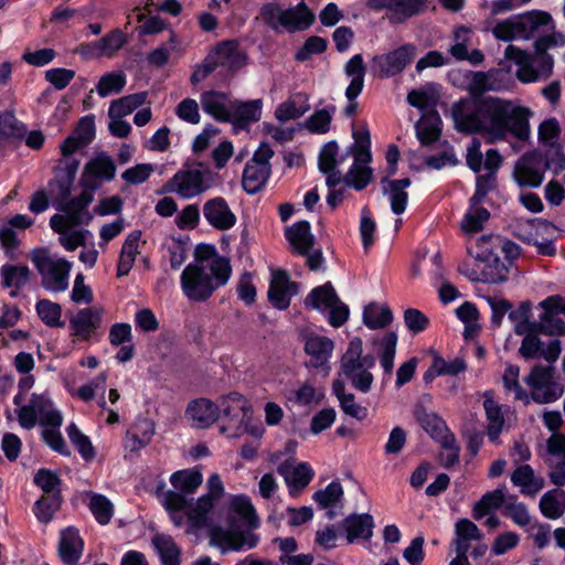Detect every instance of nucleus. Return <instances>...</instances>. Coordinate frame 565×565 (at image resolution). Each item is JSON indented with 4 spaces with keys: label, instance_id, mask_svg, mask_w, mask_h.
Listing matches in <instances>:
<instances>
[{
    "label": "nucleus",
    "instance_id": "obj_64",
    "mask_svg": "<svg viewBox=\"0 0 565 565\" xmlns=\"http://www.w3.org/2000/svg\"><path fill=\"white\" fill-rule=\"evenodd\" d=\"M338 151L339 146L335 140L328 141L322 146L318 157V168L321 173H327L337 168Z\"/></svg>",
    "mask_w": 565,
    "mask_h": 565
},
{
    "label": "nucleus",
    "instance_id": "obj_23",
    "mask_svg": "<svg viewBox=\"0 0 565 565\" xmlns=\"http://www.w3.org/2000/svg\"><path fill=\"white\" fill-rule=\"evenodd\" d=\"M217 535L221 537V544L225 545V550L233 551V552H239L243 550H250L257 546L259 542L258 535L254 534L249 530L243 531V530H234L231 529L227 532H223L222 530H218L217 532H214L212 535V541H216Z\"/></svg>",
    "mask_w": 565,
    "mask_h": 565
},
{
    "label": "nucleus",
    "instance_id": "obj_59",
    "mask_svg": "<svg viewBox=\"0 0 565 565\" xmlns=\"http://www.w3.org/2000/svg\"><path fill=\"white\" fill-rule=\"evenodd\" d=\"M539 141L546 148L556 147L561 135V126L556 118H548L539 126Z\"/></svg>",
    "mask_w": 565,
    "mask_h": 565
},
{
    "label": "nucleus",
    "instance_id": "obj_43",
    "mask_svg": "<svg viewBox=\"0 0 565 565\" xmlns=\"http://www.w3.org/2000/svg\"><path fill=\"white\" fill-rule=\"evenodd\" d=\"M0 276L3 288L21 289L29 282L30 270L26 266L4 264L0 268Z\"/></svg>",
    "mask_w": 565,
    "mask_h": 565
},
{
    "label": "nucleus",
    "instance_id": "obj_40",
    "mask_svg": "<svg viewBox=\"0 0 565 565\" xmlns=\"http://www.w3.org/2000/svg\"><path fill=\"white\" fill-rule=\"evenodd\" d=\"M511 481L514 486L522 487L523 494L534 495L543 488V480L535 478L534 471L529 465L518 467L511 476Z\"/></svg>",
    "mask_w": 565,
    "mask_h": 565
},
{
    "label": "nucleus",
    "instance_id": "obj_9",
    "mask_svg": "<svg viewBox=\"0 0 565 565\" xmlns=\"http://www.w3.org/2000/svg\"><path fill=\"white\" fill-rule=\"evenodd\" d=\"M365 4L376 12L387 10V18L392 23H404L426 8L425 0H366Z\"/></svg>",
    "mask_w": 565,
    "mask_h": 565
},
{
    "label": "nucleus",
    "instance_id": "obj_21",
    "mask_svg": "<svg viewBox=\"0 0 565 565\" xmlns=\"http://www.w3.org/2000/svg\"><path fill=\"white\" fill-rule=\"evenodd\" d=\"M341 529L347 533L348 543L358 540L369 541L373 536L374 519L370 513H351L341 522Z\"/></svg>",
    "mask_w": 565,
    "mask_h": 565
},
{
    "label": "nucleus",
    "instance_id": "obj_50",
    "mask_svg": "<svg viewBox=\"0 0 565 565\" xmlns=\"http://www.w3.org/2000/svg\"><path fill=\"white\" fill-rule=\"evenodd\" d=\"M36 313L42 322L50 328H62V307L49 299H41L35 305Z\"/></svg>",
    "mask_w": 565,
    "mask_h": 565
},
{
    "label": "nucleus",
    "instance_id": "obj_22",
    "mask_svg": "<svg viewBox=\"0 0 565 565\" xmlns=\"http://www.w3.org/2000/svg\"><path fill=\"white\" fill-rule=\"evenodd\" d=\"M211 52L218 60V66H224L233 73L246 65L247 62V54L239 50L237 40L221 41Z\"/></svg>",
    "mask_w": 565,
    "mask_h": 565
},
{
    "label": "nucleus",
    "instance_id": "obj_47",
    "mask_svg": "<svg viewBox=\"0 0 565 565\" xmlns=\"http://www.w3.org/2000/svg\"><path fill=\"white\" fill-rule=\"evenodd\" d=\"M88 508L98 524L107 525L110 523L114 516V504L106 495L93 492Z\"/></svg>",
    "mask_w": 565,
    "mask_h": 565
},
{
    "label": "nucleus",
    "instance_id": "obj_29",
    "mask_svg": "<svg viewBox=\"0 0 565 565\" xmlns=\"http://www.w3.org/2000/svg\"><path fill=\"white\" fill-rule=\"evenodd\" d=\"M70 323L75 335L82 340H89L92 334L100 327L102 313L94 308H84L77 312Z\"/></svg>",
    "mask_w": 565,
    "mask_h": 565
},
{
    "label": "nucleus",
    "instance_id": "obj_58",
    "mask_svg": "<svg viewBox=\"0 0 565 565\" xmlns=\"http://www.w3.org/2000/svg\"><path fill=\"white\" fill-rule=\"evenodd\" d=\"M543 169L551 170L555 175L565 170V152L562 145L550 147L542 152Z\"/></svg>",
    "mask_w": 565,
    "mask_h": 565
},
{
    "label": "nucleus",
    "instance_id": "obj_62",
    "mask_svg": "<svg viewBox=\"0 0 565 565\" xmlns=\"http://www.w3.org/2000/svg\"><path fill=\"white\" fill-rule=\"evenodd\" d=\"M554 376V367L550 365H534L530 374L524 379L525 383L533 388V392L541 391Z\"/></svg>",
    "mask_w": 565,
    "mask_h": 565
},
{
    "label": "nucleus",
    "instance_id": "obj_51",
    "mask_svg": "<svg viewBox=\"0 0 565 565\" xmlns=\"http://www.w3.org/2000/svg\"><path fill=\"white\" fill-rule=\"evenodd\" d=\"M529 67L532 70L531 73L522 75V78L535 77L531 81H521L522 83H534L539 79L547 78L552 72L554 66L553 56L550 54L544 55H531V60L529 61Z\"/></svg>",
    "mask_w": 565,
    "mask_h": 565
},
{
    "label": "nucleus",
    "instance_id": "obj_49",
    "mask_svg": "<svg viewBox=\"0 0 565 565\" xmlns=\"http://www.w3.org/2000/svg\"><path fill=\"white\" fill-rule=\"evenodd\" d=\"M363 353V342L359 337L353 338L341 359V372L344 376H350L353 371L361 370V356Z\"/></svg>",
    "mask_w": 565,
    "mask_h": 565
},
{
    "label": "nucleus",
    "instance_id": "obj_5",
    "mask_svg": "<svg viewBox=\"0 0 565 565\" xmlns=\"http://www.w3.org/2000/svg\"><path fill=\"white\" fill-rule=\"evenodd\" d=\"M212 182L213 173L209 169H181L166 182L163 192H175L182 199H192L207 191Z\"/></svg>",
    "mask_w": 565,
    "mask_h": 565
},
{
    "label": "nucleus",
    "instance_id": "obj_2",
    "mask_svg": "<svg viewBox=\"0 0 565 565\" xmlns=\"http://www.w3.org/2000/svg\"><path fill=\"white\" fill-rule=\"evenodd\" d=\"M210 273L200 264L190 263L183 269L180 284L184 296L195 302L206 301L221 287L225 286L232 275L227 257H218L210 263Z\"/></svg>",
    "mask_w": 565,
    "mask_h": 565
},
{
    "label": "nucleus",
    "instance_id": "obj_7",
    "mask_svg": "<svg viewBox=\"0 0 565 565\" xmlns=\"http://www.w3.org/2000/svg\"><path fill=\"white\" fill-rule=\"evenodd\" d=\"M415 54L416 46L412 43H406L388 53L375 55L373 63L377 68V76L391 78L401 74L413 62Z\"/></svg>",
    "mask_w": 565,
    "mask_h": 565
},
{
    "label": "nucleus",
    "instance_id": "obj_33",
    "mask_svg": "<svg viewBox=\"0 0 565 565\" xmlns=\"http://www.w3.org/2000/svg\"><path fill=\"white\" fill-rule=\"evenodd\" d=\"M340 302V298L331 281L317 286L305 298V307L322 312L332 305Z\"/></svg>",
    "mask_w": 565,
    "mask_h": 565
},
{
    "label": "nucleus",
    "instance_id": "obj_12",
    "mask_svg": "<svg viewBox=\"0 0 565 565\" xmlns=\"http://www.w3.org/2000/svg\"><path fill=\"white\" fill-rule=\"evenodd\" d=\"M116 175V164L107 152H99L92 158L84 167L81 182L96 185L97 190L104 182L111 181Z\"/></svg>",
    "mask_w": 565,
    "mask_h": 565
},
{
    "label": "nucleus",
    "instance_id": "obj_57",
    "mask_svg": "<svg viewBox=\"0 0 565 565\" xmlns=\"http://www.w3.org/2000/svg\"><path fill=\"white\" fill-rule=\"evenodd\" d=\"M372 178V168L367 166L358 167L355 163H353L347 175L343 178V182L347 186L352 188L355 191H362L370 184Z\"/></svg>",
    "mask_w": 565,
    "mask_h": 565
},
{
    "label": "nucleus",
    "instance_id": "obj_48",
    "mask_svg": "<svg viewBox=\"0 0 565 565\" xmlns=\"http://www.w3.org/2000/svg\"><path fill=\"white\" fill-rule=\"evenodd\" d=\"M216 500L207 497L206 494L201 495L196 503L193 504L191 501V505L186 511L188 520L191 523L192 527H203L207 522V515L210 511L214 508V503Z\"/></svg>",
    "mask_w": 565,
    "mask_h": 565
},
{
    "label": "nucleus",
    "instance_id": "obj_60",
    "mask_svg": "<svg viewBox=\"0 0 565 565\" xmlns=\"http://www.w3.org/2000/svg\"><path fill=\"white\" fill-rule=\"evenodd\" d=\"M497 175L492 173L479 174L476 178L475 192L472 194L471 204L481 205L489 192L497 188Z\"/></svg>",
    "mask_w": 565,
    "mask_h": 565
},
{
    "label": "nucleus",
    "instance_id": "obj_41",
    "mask_svg": "<svg viewBox=\"0 0 565 565\" xmlns=\"http://www.w3.org/2000/svg\"><path fill=\"white\" fill-rule=\"evenodd\" d=\"M490 212L480 205H472L469 199V206L463 215L461 227L467 234H475L483 230L484 223L490 218Z\"/></svg>",
    "mask_w": 565,
    "mask_h": 565
},
{
    "label": "nucleus",
    "instance_id": "obj_53",
    "mask_svg": "<svg viewBox=\"0 0 565 565\" xmlns=\"http://www.w3.org/2000/svg\"><path fill=\"white\" fill-rule=\"evenodd\" d=\"M66 433L71 443L76 447L82 458L87 462L92 461L95 458L96 452L89 437L84 435L74 423H71L66 427Z\"/></svg>",
    "mask_w": 565,
    "mask_h": 565
},
{
    "label": "nucleus",
    "instance_id": "obj_8",
    "mask_svg": "<svg viewBox=\"0 0 565 565\" xmlns=\"http://www.w3.org/2000/svg\"><path fill=\"white\" fill-rule=\"evenodd\" d=\"M413 416L430 438L439 443L443 448L454 447L455 435L450 433L441 416L434 412H428L422 403L415 404Z\"/></svg>",
    "mask_w": 565,
    "mask_h": 565
},
{
    "label": "nucleus",
    "instance_id": "obj_42",
    "mask_svg": "<svg viewBox=\"0 0 565 565\" xmlns=\"http://www.w3.org/2000/svg\"><path fill=\"white\" fill-rule=\"evenodd\" d=\"M231 510L236 513L250 530L259 526V518L256 509L247 495H234L231 500Z\"/></svg>",
    "mask_w": 565,
    "mask_h": 565
},
{
    "label": "nucleus",
    "instance_id": "obj_20",
    "mask_svg": "<svg viewBox=\"0 0 565 565\" xmlns=\"http://www.w3.org/2000/svg\"><path fill=\"white\" fill-rule=\"evenodd\" d=\"M84 548V541L74 526H67L60 533L58 556L65 565H77Z\"/></svg>",
    "mask_w": 565,
    "mask_h": 565
},
{
    "label": "nucleus",
    "instance_id": "obj_38",
    "mask_svg": "<svg viewBox=\"0 0 565 565\" xmlns=\"http://www.w3.org/2000/svg\"><path fill=\"white\" fill-rule=\"evenodd\" d=\"M152 544L157 550L162 565H180L181 551L173 539L167 534H156Z\"/></svg>",
    "mask_w": 565,
    "mask_h": 565
},
{
    "label": "nucleus",
    "instance_id": "obj_31",
    "mask_svg": "<svg viewBox=\"0 0 565 565\" xmlns=\"http://www.w3.org/2000/svg\"><path fill=\"white\" fill-rule=\"evenodd\" d=\"M156 431L154 423L148 418H142L134 423L126 433V447L130 451H138L147 447Z\"/></svg>",
    "mask_w": 565,
    "mask_h": 565
},
{
    "label": "nucleus",
    "instance_id": "obj_56",
    "mask_svg": "<svg viewBox=\"0 0 565 565\" xmlns=\"http://www.w3.org/2000/svg\"><path fill=\"white\" fill-rule=\"evenodd\" d=\"M33 482L39 487L44 494L53 495L56 492L62 493V479L60 476L47 468H41L36 471Z\"/></svg>",
    "mask_w": 565,
    "mask_h": 565
},
{
    "label": "nucleus",
    "instance_id": "obj_4",
    "mask_svg": "<svg viewBox=\"0 0 565 565\" xmlns=\"http://www.w3.org/2000/svg\"><path fill=\"white\" fill-rule=\"evenodd\" d=\"M31 260L42 276V286L46 290L62 292L67 289L72 267L67 259H53L46 248H38L33 250Z\"/></svg>",
    "mask_w": 565,
    "mask_h": 565
},
{
    "label": "nucleus",
    "instance_id": "obj_35",
    "mask_svg": "<svg viewBox=\"0 0 565 565\" xmlns=\"http://www.w3.org/2000/svg\"><path fill=\"white\" fill-rule=\"evenodd\" d=\"M363 323L370 330L383 329L390 326L393 321V312L388 306H379L375 302H371L364 307L363 313Z\"/></svg>",
    "mask_w": 565,
    "mask_h": 565
},
{
    "label": "nucleus",
    "instance_id": "obj_36",
    "mask_svg": "<svg viewBox=\"0 0 565 565\" xmlns=\"http://www.w3.org/2000/svg\"><path fill=\"white\" fill-rule=\"evenodd\" d=\"M172 487L183 494H193L203 482V475L198 469H182L170 476Z\"/></svg>",
    "mask_w": 565,
    "mask_h": 565
},
{
    "label": "nucleus",
    "instance_id": "obj_3",
    "mask_svg": "<svg viewBox=\"0 0 565 565\" xmlns=\"http://www.w3.org/2000/svg\"><path fill=\"white\" fill-rule=\"evenodd\" d=\"M548 25L554 29L551 13L542 10H531L498 22L492 33L495 39L504 42L514 39L529 40L534 36L540 28Z\"/></svg>",
    "mask_w": 565,
    "mask_h": 565
},
{
    "label": "nucleus",
    "instance_id": "obj_26",
    "mask_svg": "<svg viewBox=\"0 0 565 565\" xmlns=\"http://www.w3.org/2000/svg\"><path fill=\"white\" fill-rule=\"evenodd\" d=\"M289 468L290 466L284 462L278 467L277 471L279 475L284 476L289 489V494L295 497L310 483L315 472L308 462H299L294 468L291 476H288Z\"/></svg>",
    "mask_w": 565,
    "mask_h": 565
},
{
    "label": "nucleus",
    "instance_id": "obj_39",
    "mask_svg": "<svg viewBox=\"0 0 565 565\" xmlns=\"http://www.w3.org/2000/svg\"><path fill=\"white\" fill-rule=\"evenodd\" d=\"M26 134L25 125L18 120L13 111L0 114V140L21 141Z\"/></svg>",
    "mask_w": 565,
    "mask_h": 565
},
{
    "label": "nucleus",
    "instance_id": "obj_14",
    "mask_svg": "<svg viewBox=\"0 0 565 565\" xmlns=\"http://www.w3.org/2000/svg\"><path fill=\"white\" fill-rule=\"evenodd\" d=\"M454 85H457V79L462 77L466 83V89L469 92L471 99L470 109L477 106V102L484 99V93L493 90L494 86L491 82V73L482 71H457L450 73Z\"/></svg>",
    "mask_w": 565,
    "mask_h": 565
},
{
    "label": "nucleus",
    "instance_id": "obj_52",
    "mask_svg": "<svg viewBox=\"0 0 565 565\" xmlns=\"http://www.w3.org/2000/svg\"><path fill=\"white\" fill-rule=\"evenodd\" d=\"M127 83L126 74L122 71H115L104 74L97 85L96 90L100 97H107L115 93H120Z\"/></svg>",
    "mask_w": 565,
    "mask_h": 565
},
{
    "label": "nucleus",
    "instance_id": "obj_1",
    "mask_svg": "<svg viewBox=\"0 0 565 565\" xmlns=\"http://www.w3.org/2000/svg\"><path fill=\"white\" fill-rule=\"evenodd\" d=\"M530 115L527 107L493 96L478 100L471 109L467 98H460L451 106L454 127L458 132L488 134L497 140L511 135L525 141L530 136Z\"/></svg>",
    "mask_w": 565,
    "mask_h": 565
},
{
    "label": "nucleus",
    "instance_id": "obj_10",
    "mask_svg": "<svg viewBox=\"0 0 565 565\" xmlns=\"http://www.w3.org/2000/svg\"><path fill=\"white\" fill-rule=\"evenodd\" d=\"M299 292V284L292 281L287 270L275 269L267 291L268 301L278 310L289 308L291 298Z\"/></svg>",
    "mask_w": 565,
    "mask_h": 565
},
{
    "label": "nucleus",
    "instance_id": "obj_44",
    "mask_svg": "<svg viewBox=\"0 0 565 565\" xmlns=\"http://www.w3.org/2000/svg\"><path fill=\"white\" fill-rule=\"evenodd\" d=\"M541 513L551 520L561 518L565 510V494L563 491L550 490L540 500Z\"/></svg>",
    "mask_w": 565,
    "mask_h": 565
},
{
    "label": "nucleus",
    "instance_id": "obj_19",
    "mask_svg": "<svg viewBox=\"0 0 565 565\" xmlns=\"http://www.w3.org/2000/svg\"><path fill=\"white\" fill-rule=\"evenodd\" d=\"M316 15L312 10L303 2L297 3L295 7L282 9L280 13L281 24L289 33L308 30L315 22Z\"/></svg>",
    "mask_w": 565,
    "mask_h": 565
},
{
    "label": "nucleus",
    "instance_id": "obj_32",
    "mask_svg": "<svg viewBox=\"0 0 565 565\" xmlns=\"http://www.w3.org/2000/svg\"><path fill=\"white\" fill-rule=\"evenodd\" d=\"M271 174V167L246 162L243 170L242 186L250 195L257 194L266 185Z\"/></svg>",
    "mask_w": 565,
    "mask_h": 565
},
{
    "label": "nucleus",
    "instance_id": "obj_11",
    "mask_svg": "<svg viewBox=\"0 0 565 565\" xmlns=\"http://www.w3.org/2000/svg\"><path fill=\"white\" fill-rule=\"evenodd\" d=\"M542 151L533 150L524 153L514 169V178L522 188H539L544 180Z\"/></svg>",
    "mask_w": 565,
    "mask_h": 565
},
{
    "label": "nucleus",
    "instance_id": "obj_37",
    "mask_svg": "<svg viewBox=\"0 0 565 565\" xmlns=\"http://www.w3.org/2000/svg\"><path fill=\"white\" fill-rule=\"evenodd\" d=\"M146 99V92H139L115 99L110 103L108 116L110 118H122L142 106Z\"/></svg>",
    "mask_w": 565,
    "mask_h": 565
},
{
    "label": "nucleus",
    "instance_id": "obj_15",
    "mask_svg": "<svg viewBox=\"0 0 565 565\" xmlns=\"http://www.w3.org/2000/svg\"><path fill=\"white\" fill-rule=\"evenodd\" d=\"M185 416L193 422V427L207 429L221 418V409L212 399L199 397L188 404Z\"/></svg>",
    "mask_w": 565,
    "mask_h": 565
},
{
    "label": "nucleus",
    "instance_id": "obj_17",
    "mask_svg": "<svg viewBox=\"0 0 565 565\" xmlns=\"http://www.w3.org/2000/svg\"><path fill=\"white\" fill-rule=\"evenodd\" d=\"M221 416L228 419L236 426L237 433L242 429V422H245L252 414V405L247 398L238 392H231L220 398Z\"/></svg>",
    "mask_w": 565,
    "mask_h": 565
},
{
    "label": "nucleus",
    "instance_id": "obj_25",
    "mask_svg": "<svg viewBox=\"0 0 565 565\" xmlns=\"http://www.w3.org/2000/svg\"><path fill=\"white\" fill-rule=\"evenodd\" d=\"M227 97L226 93L215 89L203 92L200 96L203 111L218 122H230L233 116L225 105Z\"/></svg>",
    "mask_w": 565,
    "mask_h": 565
},
{
    "label": "nucleus",
    "instance_id": "obj_24",
    "mask_svg": "<svg viewBox=\"0 0 565 565\" xmlns=\"http://www.w3.org/2000/svg\"><path fill=\"white\" fill-rule=\"evenodd\" d=\"M285 237L292 246L295 253L307 255L313 247L315 237L311 233V224L301 220L287 227Z\"/></svg>",
    "mask_w": 565,
    "mask_h": 565
},
{
    "label": "nucleus",
    "instance_id": "obj_34",
    "mask_svg": "<svg viewBox=\"0 0 565 565\" xmlns=\"http://www.w3.org/2000/svg\"><path fill=\"white\" fill-rule=\"evenodd\" d=\"M62 504V493L56 492L53 495L42 494L40 499L34 502L32 512L40 523L49 524L53 520L54 514L61 509Z\"/></svg>",
    "mask_w": 565,
    "mask_h": 565
},
{
    "label": "nucleus",
    "instance_id": "obj_13",
    "mask_svg": "<svg viewBox=\"0 0 565 565\" xmlns=\"http://www.w3.org/2000/svg\"><path fill=\"white\" fill-rule=\"evenodd\" d=\"M203 216L210 226L222 232L231 230L237 221L235 213L223 196L207 200L203 204Z\"/></svg>",
    "mask_w": 565,
    "mask_h": 565
},
{
    "label": "nucleus",
    "instance_id": "obj_46",
    "mask_svg": "<svg viewBox=\"0 0 565 565\" xmlns=\"http://www.w3.org/2000/svg\"><path fill=\"white\" fill-rule=\"evenodd\" d=\"M126 42V34L121 30L115 29L98 41L87 44V46L96 50L97 55L111 56L116 51L120 50Z\"/></svg>",
    "mask_w": 565,
    "mask_h": 565
},
{
    "label": "nucleus",
    "instance_id": "obj_61",
    "mask_svg": "<svg viewBox=\"0 0 565 565\" xmlns=\"http://www.w3.org/2000/svg\"><path fill=\"white\" fill-rule=\"evenodd\" d=\"M520 367L518 365L510 364L502 376L503 386L507 391L514 392V398L518 401H524L529 404V395L526 391L519 383Z\"/></svg>",
    "mask_w": 565,
    "mask_h": 565
},
{
    "label": "nucleus",
    "instance_id": "obj_54",
    "mask_svg": "<svg viewBox=\"0 0 565 565\" xmlns=\"http://www.w3.org/2000/svg\"><path fill=\"white\" fill-rule=\"evenodd\" d=\"M328 40L319 35H310L303 44L295 52V61L305 63L313 55L322 54L328 49Z\"/></svg>",
    "mask_w": 565,
    "mask_h": 565
},
{
    "label": "nucleus",
    "instance_id": "obj_55",
    "mask_svg": "<svg viewBox=\"0 0 565 565\" xmlns=\"http://www.w3.org/2000/svg\"><path fill=\"white\" fill-rule=\"evenodd\" d=\"M343 493L341 482L333 480L324 489L316 491L312 499L320 509H330L342 500Z\"/></svg>",
    "mask_w": 565,
    "mask_h": 565
},
{
    "label": "nucleus",
    "instance_id": "obj_28",
    "mask_svg": "<svg viewBox=\"0 0 565 565\" xmlns=\"http://www.w3.org/2000/svg\"><path fill=\"white\" fill-rule=\"evenodd\" d=\"M333 348L334 344L330 338L318 334L308 337L305 342V352L311 356L310 364L315 369L328 364Z\"/></svg>",
    "mask_w": 565,
    "mask_h": 565
},
{
    "label": "nucleus",
    "instance_id": "obj_18",
    "mask_svg": "<svg viewBox=\"0 0 565 565\" xmlns=\"http://www.w3.org/2000/svg\"><path fill=\"white\" fill-rule=\"evenodd\" d=\"M381 184L383 195H387L390 200L391 211L395 215L403 214L408 205L409 195L406 189L412 185L411 178L388 179V177H383Z\"/></svg>",
    "mask_w": 565,
    "mask_h": 565
},
{
    "label": "nucleus",
    "instance_id": "obj_30",
    "mask_svg": "<svg viewBox=\"0 0 565 565\" xmlns=\"http://www.w3.org/2000/svg\"><path fill=\"white\" fill-rule=\"evenodd\" d=\"M232 120L236 127L245 128L252 122H256L262 117L263 100L253 99L248 102L235 100L232 103Z\"/></svg>",
    "mask_w": 565,
    "mask_h": 565
},
{
    "label": "nucleus",
    "instance_id": "obj_63",
    "mask_svg": "<svg viewBox=\"0 0 565 565\" xmlns=\"http://www.w3.org/2000/svg\"><path fill=\"white\" fill-rule=\"evenodd\" d=\"M469 33L470 29L465 25L457 26L454 31L455 44L450 46L449 53L456 61H465L468 57Z\"/></svg>",
    "mask_w": 565,
    "mask_h": 565
},
{
    "label": "nucleus",
    "instance_id": "obj_16",
    "mask_svg": "<svg viewBox=\"0 0 565 565\" xmlns=\"http://www.w3.org/2000/svg\"><path fill=\"white\" fill-rule=\"evenodd\" d=\"M78 167L79 160L76 158L65 159L55 167V178L50 180L49 188L53 192L55 189L57 190L55 199H58V201L71 196Z\"/></svg>",
    "mask_w": 565,
    "mask_h": 565
},
{
    "label": "nucleus",
    "instance_id": "obj_27",
    "mask_svg": "<svg viewBox=\"0 0 565 565\" xmlns=\"http://www.w3.org/2000/svg\"><path fill=\"white\" fill-rule=\"evenodd\" d=\"M478 260L486 264L483 275L486 280L492 284H501L508 280L511 266L504 263L499 254L484 248L477 256Z\"/></svg>",
    "mask_w": 565,
    "mask_h": 565
},
{
    "label": "nucleus",
    "instance_id": "obj_6",
    "mask_svg": "<svg viewBox=\"0 0 565 565\" xmlns=\"http://www.w3.org/2000/svg\"><path fill=\"white\" fill-rule=\"evenodd\" d=\"M82 192L74 198L63 201L54 199V207L66 214V218L72 226L88 225L93 220V214L88 211L89 204L94 201V193L97 191L96 185L84 184L79 181Z\"/></svg>",
    "mask_w": 565,
    "mask_h": 565
},
{
    "label": "nucleus",
    "instance_id": "obj_45",
    "mask_svg": "<svg viewBox=\"0 0 565 565\" xmlns=\"http://www.w3.org/2000/svg\"><path fill=\"white\" fill-rule=\"evenodd\" d=\"M398 335L396 331H387L379 341L380 363L385 374H392L396 355Z\"/></svg>",
    "mask_w": 565,
    "mask_h": 565
}]
</instances>
